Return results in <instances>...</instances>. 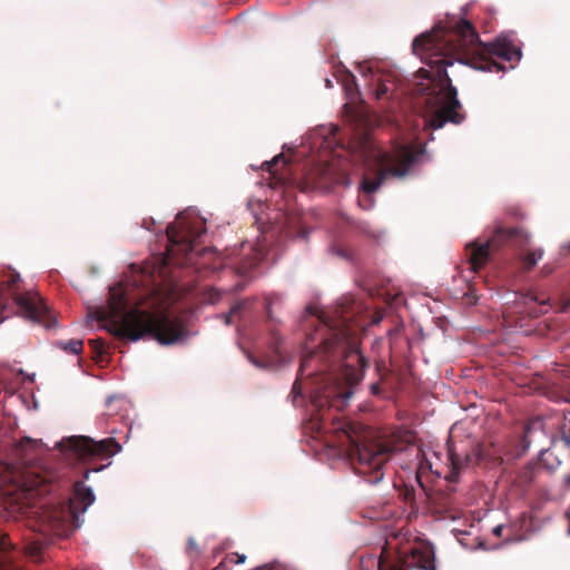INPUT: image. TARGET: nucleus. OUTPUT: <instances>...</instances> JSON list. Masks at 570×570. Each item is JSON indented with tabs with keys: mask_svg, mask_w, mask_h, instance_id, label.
<instances>
[{
	"mask_svg": "<svg viewBox=\"0 0 570 570\" xmlns=\"http://www.w3.org/2000/svg\"><path fill=\"white\" fill-rule=\"evenodd\" d=\"M412 49L431 68V72L421 68L412 78L394 70V100H400L404 114L407 108L412 111L406 122L413 129L421 126L440 129L446 122L459 125L464 120L446 67L458 61L480 71L498 73L505 70L499 60L513 62L521 58V50L510 41L481 42L472 23L464 19L448 30L416 37Z\"/></svg>",
	"mask_w": 570,
	"mask_h": 570,
	"instance_id": "nucleus-1",
	"label": "nucleus"
},
{
	"mask_svg": "<svg viewBox=\"0 0 570 570\" xmlns=\"http://www.w3.org/2000/svg\"><path fill=\"white\" fill-rule=\"evenodd\" d=\"M320 328L306 336V347L318 343L316 351H309L302 360L299 375H303L315 355L342 358L340 373L327 374L323 385L312 394V403L317 411L325 407L342 410L352 396V389L361 382L367 361L360 351L358 332L363 325L352 320L348 311L341 306L334 316L321 313L317 316Z\"/></svg>",
	"mask_w": 570,
	"mask_h": 570,
	"instance_id": "nucleus-2",
	"label": "nucleus"
},
{
	"mask_svg": "<svg viewBox=\"0 0 570 570\" xmlns=\"http://www.w3.org/2000/svg\"><path fill=\"white\" fill-rule=\"evenodd\" d=\"M101 327L119 340L136 342L150 335L160 344H174L188 334L187 328L177 318L155 311L149 312L132 307L128 309L125 287L116 284L109 289L107 305L96 311Z\"/></svg>",
	"mask_w": 570,
	"mask_h": 570,
	"instance_id": "nucleus-3",
	"label": "nucleus"
},
{
	"mask_svg": "<svg viewBox=\"0 0 570 570\" xmlns=\"http://www.w3.org/2000/svg\"><path fill=\"white\" fill-rule=\"evenodd\" d=\"M337 440L352 462H357L355 470L368 476V482L377 483L383 476L382 468L389 461L390 453L385 445L372 441V431L357 422L338 421L333 423Z\"/></svg>",
	"mask_w": 570,
	"mask_h": 570,
	"instance_id": "nucleus-4",
	"label": "nucleus"
},
{
	"mask_svg": "<svg viewBox=\"0 0 570 570\" xmlns=\"http://www.w3.org/2000/svg\"><path fill=\"white\" fill-rule=\"evenodd\" d=\"M21 278L19 273L10 267L0 269V306H6L12 299L19 314L24 318L50 328L56 325V317L42 298L33 292H20Z\"/></svg>",
	"mask_w": 570,
	"mask_h": 570,
	"instance_id": "nucleus-5",
	"label": "nucleus"
},
{
	"mask_svg": "<svg viewBox=\"0 0 570 570\" xmlns=\"http://www.w3.org/2000/svg\"><path fill=\"white\" fill-rule=\"evenodd\" d=\"M529 243L530 233L522 226L504 227L499 224L487 240H474L465 246L468 263L471 271L478 273L502 246L510 244L523 248Z\"/></svg>",
	"mask_w": 570,
	"mask_h": 570,
	"instance_id": "nucleus-6",
	"label": "nucleus"
},
{
	"mask_svg": "<svg viewBox=\"0 0 570 570\" xmlns=\"http://www.w3.org/2000/svg\"><path fill=\"white\" fill-rule=\"evenodd\" d=\"M206 233L205 223L198 218L187 220L178 216L177 222L167 226L168 245L166 264L185 265L193 262L197 240Z\"/></svg>",
	"mask_w": 570,
	"mask_h": 570,
	"instance_id": "nucleus-7",
	"label": "nucleus"
},
{
	"mask_svg": "<svg viewBox=\"0 0 570 570\" xmlns=\"http://www.w3.org/2000/svg\"><path fill=\"white\" fill-rule=\"evenodd\" d=\"M396 129L401 130V125L394 115V132ZM417 139V135L413 132L409 141H399L394 134V178L412 175L423 164L425 148Z\"/></svg>",
	"mask_w": 570,
	"mask_h": 570,
	"instance_id": "nucleus-8",
	"label": "nucleus"
},
{
	"mask_svg": "<svg viewBox=\"0 0 570 570\" xmlns=\"http://www.w3.org/2000/svg\"><path fill=\"white\" fill-rule=\"evenodd\" d=\"M61 451L76 455L80 460L91 458L108 459L121 451V445L114 439L107 438L95 441L83 435H72L59 442Z\"/></svg>",
	"mask_w": 570,
	"mask_h": 570,
	"instance_id": "nucleus-9",
	"label": "nucleus"
},
{
	"mask_svg": "<svg viewBox=\"0 0 570 570\" xmlns=\"http://www.w3.org/2000/svg\"><path fill=\"white\" fill-rule=\"evenodd\" d=\"M424 453L416 442L415 433L410 429H396L394 426V461L403 470H410L420 482L419 470L424 469L426 462Z\"/></svg>",
	"mask_w": 570,
	"mask_h": 570,
	"instance_id": "nucleus-10",
	"label": "nucleus"
},
{
	"mask_svg": "<svg viewBox=\"0 0 570 570\" xmlns=\"http://www.w3.org/2000/svg\"><path fill=\"white\" fill-rule=\"evenodd\" d=\"M373 177L365 176L361 184L358 205L363 209H370L373 205L372 194L380 187L382 181L392 174V158L376 148L368 150L365 156Z\"/></svg>",
	"mask_w": 570,
	"mask_h": 570,
	"instance_id": "nucleus-11",
	"label": "nucleus"
},
{
	"mask_svg": "<svg viewBox=\"0 0 570 570\" xmlns=\"http://www.w3.org/2000/svg\"><path fill=\"white\" fill-rule=\"evenodd\" d=\"M35 514L38 517V528L42 533L67 535L76 515L70 503L45 504L39 507Z\"/></svg>",
	"mask_w": 570,
	"mask_h": 570,
	"instance_id": "nucleus-12",
	"label": "nucleus"
},
{
	"mask_svg": "<svg viewBox=\"0 0 570 570\" xmlns=\"http://www.w3.org/2000/svg\"><path fill=\"white\" fill-rule=\"evenodd\" d=\"M394 570H436L435 556L432 548L401 547L402 535L394 533Z\"/></svg>",
	"mask_w": 570,
	"mask_h": 570,
	"instance_id": "nucleus-13",
	"label": "nucleus"
},
{
	"mask_svg": "<svg viewBox=\"0 0 570 570\" xmlns=\"http://www.w3.org/2000/svg\"><path fill=\"white\" fill-rule=\"evenodd\" d=\"M448 455H449V461L452 466V471L446 476V479L451 482L456 481L459 471L463 466L478 463L482 459V453H481L480 446L473 448L471 452L465 453L464 456H462L461 454L455 452L453 446L449 445Z\"/></svg>",
	"mask_w": 570,
	"mask_h": 570,
	"instance_id": "nucleus-14",
	"label": "nucleus"
},
{
	"mask_svg": "<svg viewBox=\"0 0 570 570\" xmlns=\"http://www.w3.org/2000/svg\"><path fill=\"white\" fill-rule=\"evenodd\" d=\"M230 261L238 273L245 274L258 264L259 253L254 249L252 244L243 243L240 252L238 249L232 252Z\"/></svg>",
	"mask_w": 570,
	"mask_h": 570,
	"instance_id": "nucleus-15",
	"label": "nucleus"
},
{
	"mask_svg": "<svg viewBox=\"0 0 570 570\" xmlns=\"http://www.w3.org/2000/svg\"><path fill=\"white\" fill-rule=\"evenodd\" d=\"M21 551L11 542L8 534H0V570H22L18 558Z\"/></svg>",
	"mask_w": 570,
	"mask_h": 570,
	"instance_id": "nucleus-16",
	"label": "nucleus"
},
{
	"mask_svg": "<svg viewBox=\"0 0 570 570\" xmlns=\"http://www.w3.org/2000/svg\"><path fill=\"white\" fill-rule=\"evenodd\" d=\"M333 181L327 165H316L306 174L305 188H323Z\"/></svg>",
	"mask_w": 570,
	"mask_h": 570,
	"instance_id": "nucleus-17",
	"label": "nucleus"
},
{
	"mask_svg": "<svg viewBox=\"0 0 570 570\" xmlns=\"http://www.w3.org/2000/svg\"><path fill=\"white\" fill-rule=\"evenodd\" d=\"M531 244V242L525 245L523 248H520L518 246H514L517 249L520 250V254L518 256V261L520 264V269L523 273H528L532 271L539 261L543 257V249L542 248H534V249H528V246Z\"/></svg>",
	"mask_w": 570,
	"mask_h": 570,
	"instance_id": "nucleus-18",
	"label": "nucleus"
},
{
	"mask_svg": "<svg viewBox=\"0 0 570 570\" xmlns=\"http://www.w3.org/2000/svg\"><path fill=\"white\" fill-rule=\"evenodd\" d=\"M75 500L82 505V511H86L89 505L95 501L92 490L85 485L83 481H77L73 485Z\"/></svg>",
	"mask_w": 570,
	"mask_h": 570,
	"instance_id": "nucleus-19",
	"label": "nucleus"
},
{
	"mask_svg": "<svg viewBox=\"0 0 570 570\" xmlns=\"http://www.w3.org/2000/svg\"><path fill=\"white\" fill-rule=\"evenodd\" d=\"M338 80L344 88L347 99L354 102L358 98L360 94L355 76L350 71H345L343 72Z\"/></svg>",
	"mask_w": 570,
	"mask_h": 570,
	"instance_id": "nucleus-20",
	"label": "nucleus"
},
{
	"mask_svg": "<svg viewBox=\"0 0 570 570\" xmlns=\"http://www.w3.org/2000/svg\"><path fill=\"white\" fill-rule=\"evenodd\" d=\"M389 81H390L389 75L375 77L374 95L377 100H383V99L390 100L391 96L389 95V86H387Z\"/></svg>",
	"mask_w": 570,
	"mask_h": 570,
	"instance_id": "nucleus-21",
	"label": "nucleus"
},
{
	"mask_svg": "<svg viewBox=\"0 0 570 570\" xmlns=\"http://www.w3.org/2000/svg\"><path fill=\"white\" fill-rule=\"evenodd\" d=\"M43 481L45 480L42 478L37 475L32 481L23 484L24 491L29 497L43 494L47 491L46 487H42Z\"/></svg>",
	"mask_w": 570,
	"mask_h": 570,
	"instance_id": "nucleus-22",
	"label": "nucleus"
},
{
	"mask_svg": "<svg viewBox=\"0 0 570 570\" xmlns=\"http://www.w3.org/2000/svg\"><path fill=\"white\" fill-rule=\"evenodd\" d=\"M377 569L379 570H392V560H391V552H390V548H389V541L385 542V546L382 549V552H381L379 561H377Z\"/></svg>",
	"mask_w": 570,
	"mask_h": 570,
	"instance_id": "nucleus-23",
	"label": "nucleus"
},
{
	"mask_svg": "<svg viewBox=\"0 0 570 570\" xmlns=\"http://www.w3.org/2000/svg\"><path fill=\"white\" fill-rule=\"evenodd\" d=\"M282 304V297L278 294H269L265 297V308L267 313V320L269 323L274 321L273 315V306L274 305H281Z\"/></svg>",
	"mask_w": 570,
	"mask_h": 570,
	"instance_id": "nucleus-24",
	"label": "nucleus"
},
{
	"mask_svg": "<svg viewBox=\"0 0 570 570\" xmlns=\"http://www.w3.org/2000/svg\"><path fill=\"white\" fill-rule=\"evenodd\" d=\"M58 346L68 353L77 355L82 352L83 342L81 340H70L68 342H59Z\"/></svg>",
	"mask_w": 570,
	"mask_h": 570,
	"instance_id": "nucleus-25",
	"label": "nucleus"
},
{
	"mask_svg": "<svg viewBox=\"0 0 570 570\" xmlns=\"http://www.w3.org/2000/svg\"><path fill=\"white\" fill-rule=\"evenodd\" d=\"M282 337L277 331L271 326L269 328V347L276 355L281 354Z\"/></svg>",
	"mask_w": 570,
	"mask_h": 570,
	"instance_id": "nucleus-26",
	"label": "nucleus"
},
{
	"mask_svg": "<svg viewBox=\"0 0 570 570\" xmlns=\"http://www.w3.org/2000/svg\"><path fill=\"white\" fill-rule=\"evenodd\" d=\"M394 490L399 491V497L403 499L405 503H412L415 499V493L413 489L405 488H397V484L394 482Z\"/></svg>",
	"mask_w": 570,
	"mask_h": 570,
	"instance_id": "nucleus-27",
	"label": "nucleus"
},
{
	"mask_svg": "<svg viewBox=\"0 0 570 570\" xmlns=\"http://www.w3.org/2000/svg\"><path fill=\"white\" fill-rule=\"evenodd\" d=\"M357 227H358L360 232H362L363 234H365L370 237L379 238L381 236V233L376 229H373L371 227V225L366 222L360 223Z\"/></svg>",
	"mask_w": 570,
	"mask_h": 570,
	"instance_id": "nucleus-28",
	"label": "nucleus"
},
{
	"mask_svg": "<svg viewBox=\"0 0 570 570\" xmlns=\"http://www.w3.org/2000/svg\"><path fill=\"white\" fill-rule=\"evenodd\" d=\"M246 305V302H239L237 304H235L232 308H230V312L226 315H224V321L227 325H230L232 324V316L233 315H236L238 314Z\"/></svg>",
	"mask_w": 570,
	"mask_h": 570,
	"instance_id": "nucleus-29",
	"label": "nucleus"
},
{
	"mask_svg": "<svg viewBox=\"0 0 570 570\" xmlns=\"http://www.w3.org/2000/svg\"><path fill=\"white\" fill-rule=\"evenodd\" d=\"M41 552V547L37 543H30L27 547H24V556L30 557L35 560L38 559Z\"/></svg>",
	"mask_w": 570,
	"mask_h": 570,
	"instance_id": "nucleus-30",
	"label": "nucleus"
},
{
	"mask_svg": "<svg viewBox=\"0 0 570 570\" xmlns=\"http://www.w3.org/2000/svg\"><path fill=\"white\" fill-rule=\"evenodd\" d=\"M279 161H283V164H286V160H285V157L283 154H279L277 156H275L272 161H266L264 165L266 166V169L275 175L276 174V170H274V166H276Z\"/></svg>",
	"mask_w": 570,
	"mask_h": 570,
	"instance_id": "nucleus-31",
	"label": "nucleus"
},
{
	"mask_svg": "<svg viewBox=\"0 0 570 570\" xmlns=\"http://www.w3.org/2000/svg\"><path fill=\"white\" fill-rule=\"evenodd\" d=\"M89 344L92 346L95 351H97L100 355L106 352L107 344L102 338L90 340Z\"/></svg>",
	"mask_w": 570,
	"mask_h": 570,
	"instance_id": "nucleus-32",
	"label": "nucleus"
},
{
	"mask_svg": "<svg viewBox=\"0 0 570 570\" xmlns=\"http://www.w3.org/2000/svg\"><path fill=\"white\" fill-rule=\"evenodd\" d=\"M524 304L530 302L539 303L540 305H544L547 302L543 298H540L535 293H528L523 296Z\"/></svg>",
	"mask_w": 570,
	"mask_h": 570,
	"instance_id": "nucleus-33",
	"label": "nucleus"
},
{
	"mask_svg": "<svg viewBox=\"0 0 570 570\" xmlns=\"http://www.w3.org/2000/svg\"><path fill=\"white\" fill-rule=\"evenodd\" d=\"M228 558L232 562H236V563H243L246 559L245 554H239V553H232Z\"/></svg>",
	"mask_w": 570,
	"mask_h": 570,
	"instance_id": "nucleus-34",
	"label": "nucleus"
},
{
	"mask_svg": "<svg viewBox=\"0 0 570 570\" xmlns=\"http://www.w3.org/2000/svg\"><path fill=\"white\" fill-rule=\"evenodd\" d=\"M504 530V527L502 524H499L497 527L493 528L492 532L495 537H501L502 535V532Z\"/></svg>",
	"mask_w": 570,
	"mask_h": 570,
	"instance_id": "nucleus-35",
	"label": "nucleus"
},
{
	"mask_svg": "<svg viewBox=\"0 0 570 570\" xmlns=\"http://www.w3.org/2000/svg\"><path fill=\"white\" fill-rule=\"evenodd\" d=\"M569 309H570V302H567V303H564V304L562 305L561 311H562V312H568Z\"/></svg>",
	"mask_w": 570,
	"mask_h": 570,
	"instance_id": "nucleus-36",
	"label": "nucleus"
},
{
	"mask_svg": "<svg viewBox=\"0 0 570 570\" xmlns=\"http://www.w3.org/2000/svg\"><path fill=\"white\" fill-rule=\"evenodd\" d=\"M393 299H394V307H395L400 303V295L394 293Z\"/></svg>",
	"mask_w": 570,
	"mask_h": 570,
	"instance_id": "nucleus-37",
	"label": "nucleus"
},
{
	"mask_svg": "<svg viewBox=\"0 0 570 570\" xmlns=\"http://www.w3.org/2000/svg\"><path fill=\"white\" fill-rule=\"evenodd\" d=\"M151 224H155V220H151L150 223H148L147 225V219L144 220V226L147 228V229H151Z\"/></svg>",
	"mask_w": 570,
	"mask_h": 570,
	"instance_id": "nucleus-38",
	"label": "nucleus"
},
{
	"mask_svg": "<svg viewBox=\"0 0 570 570\" xmlns=\"http://www.w3.org/2000/svg\"><path fill=\"white\" fill-rule=\"evenodd\" d=\"M151 224H155V220H151L150 223H148L147 225V219L144 220V226L147 228V229H151Z\"/></svg>",
	"mask_w": 570,
	"mask_h": 570,
	"instance_id": "nucleus-39",
	"label": "nucleus"
},
{
	"mask_svg": "<svg viewBox=\"0 0 570 570\" xmlns=\"http://www.w3.org/2000/svg\"><path fill=\"white\" fill-rule=\"evenodd\" d=\"M151 224H155V220H151L150 223H148L147 225V219L144 220V226L147 228V229H151Z\"/></svg>",
	"mask_w": 570,
	"mask_h": 570,
	"instance_id": "nucleus-40",
	"label": "nucleus"
},
{
	"mask_svg": "<svg viewBox=\"0 0 570 570\" xmlns=\"http://www.w3.org/2000/svg\"><path fill=\"white\" fill-rule=\"evenodd\" d=\"M537 423H538V422H533V424H537ZM531 428H532V423H531V424H528V425L525 426V435L530 432Z\"/></svg>",
	"mask_w": 570,
	"mask_h": 570,
	"instance_id": "nucleus-41",
	"label": "nucleus"
},
{
	"mask_svg": "<svg viewBox=\"0 0 570 570\" xmlns=\"http://www.w3.org/2000/svg\"><path fill=\"white\" fill-rule=\"evenodd\" d=\"M325 86H326L327 88H332V87H333V83H332V81H331L330 79H326V80H325Z\"/></svg>",
	"mask_w": 570,
	"mask_h": 570,
	"instance_id": "nucleus-42",
	"label": "nucleus"
},
{
	"mask_svg": "<svg viewBox=\"0 0 570 570\" xmlns=\"http://www.w3.org/2000/svg\"><path fill=\"white\" fill-rule=\"evenodd\" d=\"M542 272L544 274H549L551 272V269H548V266H543Z\"/></svg>",
	"mask_w": 570,
	"mask_h": 570,
	"instance_id": "nucleus-43",
	"label": "nucleus"
},
{
	"mask_svg": "<svg viewBox=\"0 0 570 570\" xmlns=\"http://www.w3.org/2000/svg\"><path fill=\"white\" fill-rule=\"evenodd\" d=\"M393 324H394V332L396 331V325H397V321H396V315L394 314V321H393Z\"/></svg>",
	"mask_w": 570,
	"mask_h": 570,
	"instance_id": "nucleus-44",
	"label": "nucleus"
},
{
	"mask_svg": "<svg viewBox=\"0 0 570 570\" xmlns=\"http://www.w3.org/2000/svg\"><path fill=\"white\" fill-rule=\"evenodd\" d=\"M90 472H91L90 470H86L85 475H83V476H85V479H88V478H89Z\"/></svg>",
	"mask_w": 570,
	"mask_h": 570,
	"instance_id": "nucleus-45",
	"label": "nucleus"
},
{
	"mask_svg": "<svg viewBox=\"0 0 570 570\" xmlns=\"http://www.w3.org/2000/svg\"><path fill=\"white\" fill-rule=\"evenodd\" d=\"M292 391H293V392H296V391H297V382H295V383L293 384V390H292Z\"/></svg>",
	"mask_w": 570,
	"mask_h": 570,
	"instance_id": "nucleus-46",
	"label": "nucleus"
},
{
	"mask_svg": "<svg viewBox=\"0 0 570 570\" xmlns=\"http://www.w3.org/2000/svg\"><path fill=\"white\" fill-rule=\"evenodd\" d=\"M372 389H373V392H374V393H377V385H375V384H374V385H372Z\"/></svg>",
	"mask_w": 570,
	"mask_h": 570,
	"instance_id": "nucleus-47",
	"label": "nucleus"
},
{
	"mask_svg": "<svg viewBox=\"0 0 570 570\" xmlns=\"http://www.w3.org/2000/svg\"><path fill=\"white\" fill-rule=\"evenodd\" d=\"M22 446H23V442H21V443L19 444V446L17 448V451H20V449H21Z\"/></svg>",
	"mask_w": 570,
	"mask_h": 570,
	"instance_id": "nucleus-48",
	"label": "nucleus"
},
{
	"mask_svg": "<svg viewBox=\"0 0 570 570\" xmlns=\"http://www.w3.org/2000/svg\"><path fill=\"white\" fill-rule=\"evenodd\" d=\"M392 335V331H387V336H391Z\"/></svg>",
	"mask_w": 570,
	"mask_h": 570,
	"instance_id": "nucleus-49",
	"label": "nucleus"
},
{
	"mask_svg": "<svg viewBox=\"0 0 570 570\" xmlns=\"http://www.w3.org/2000/svg\"><path fill=\"white\" fill-rule=\"evenodd\" d=\"M514 216H522V214L513 213Z\"/></svg>",
	"mask_w": 570,
	"mask_h": 570,
	"instance_id": "nucleus-50",
	"label": "nucleus"
}]
</instances>
